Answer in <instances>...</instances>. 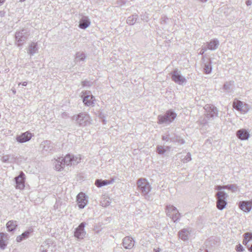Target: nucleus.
<instances>
[{
  "instance_id": "nucleus-23",
  "label": "nucleus",
  "mask_w": 252,
  "mask_h": 252,
  "mask_svg": "<svg viewBox=\"0 0 252 252\" xmlns=\"http://www.w3.org/2000/svg\"><path fill=\"white\" fill-rule=\"evenodd\" d=\"M50 141L48 140L44 141L41 143L40 148L42 149L43 153L52 150V147L50 146Z\"/></svg>"
},
{
  "instance_id": "nucleus-46",
  "label": "nucleus",
  "mask_w": 252,
  "mask_h": 252,
  "mask_svg": "<svg viewBox=\"0 0 252 252\" xmlns=\"http://www.w3.org/2000/svg\"><path fill=\"white\" fill-rule=\"evenodd\" d=\"M162 140H165V141H167L169 140V138L167 136H162Z\"/></svg>"
},
{
  "instance_id": "nucleus-45",
  "label": "nucleus",
  "mask_w": 252,
  "mask_h": 252,
  "mask_svg": "<svg viewBox=\"0 0 252 252\" xmlns=\"http://www.w3.org/2000/svg\"><path fill=\"white\" fill-rule=\"evenodd\" d=\"M27 84H28L27 82L25 81V82H23V83H19L18 86H20L21 84H22V86H26L27 85Z\"/></svg>"
},
{
  "instance_id": "nucleus-40",
  "label": "nucleus",
  "mask_w": 252,
  "mask_h": 252,
  "mask_svg": "<svg viewBox=\"0 0 252 252\" xmlns=\"http://www.w3.org/2000/svg\"><path fill=\"white\" fill-rule=\"evenodd\" d=\"M10 156L9 155H5L1 158V160L3 162H7L8 161Z\"/></svg>"
},
{
  "instance_id": "nucleus-27",
  "label": "nucleus",
  "mask_w": 252,
  "mask_h": 252,
  "mask_svg": "<svg viewBox=\"0 0 252 252\" xmlns=\"http://www.w3.org/2000/svg\"><path fill=\"white\" fill-rule=\"evenodd\" d=\"M189 231L187 229H183L179 232V237L182 240L185 241L189 239Z\"/></svg>"
},
{
  "instance_id": "nucleus-53",
  "label": "nucleus",
  "mask_w": 252,
  "mask_h": 252,
  "mask_svg": "<svg viewBox=\"0 0 252 252\" xmlns=\"http://www.w3.org/2000/svg\"><path fill=\"white\" fill-rule=\"evenodd\" d=\"M12 91L14 94L16 93V91L15 89H12Z\"/></svg>"
},
{
  "instance_id": "nucleus-47",
  "label": "nucleus",
  "mask_w": 252,
  "mask_h": 252,
  "mask_svg": "<svg viewBox=\"0 0 252 252\" xmlns=\"http://www.w3.org/2000/svg\"><path fill=\"white\" fill-rule=\"evenodd\" d=\"M249 233L251 234L250 235H248V240H249V241L252 239V233L249 232Z\"/></svg>"
},
{
  "instance_id": "nucleus-31",
  "label": "nucleus",
  "mask_w": 252,
  "mask_h": 252,
  "mask_svg": "<svg viewBox=\"0 0 252 252\" xmlns=\"http://www.w3.org/2000/svg\"><path fill=\"white\" fill-rule=\"evenodd\" d=\"M234 85V81L226 82L223 85V89L227 92H230L232 90V87Z\"/></svg>"
},
{
  "instance_id": "nucleus-2",
  "label": "nucleus",
  "mask_w": 252,
  "mask_h": 252,
  "mask_svg": "<svg viewBox=\"0 0 252 252\" xmlns=\"http://www.w3.org/2000/svg\"><path fill=\"white\" fill-rule=\"evenodd\" d=\"M204 109L205 112V117L200 118L199 120L200 129L203 131L207 130L210 127V123L209 121L210 119H214L218 117V110L213 105L206 104Z\"/></svg>"
},
{
  "instance_id": "nucleus-39",
  "label": "nucleus",
  "mask_w": 252,
  "mask_h": 252,
  "mask_svg": "<svg viewBox=\"0 0 252 252\" xmlns=\"http://www.w3.org/2000/svg\"><path fill=\"white\" fill-rule=\"evenodd\" d=\"M225 189V185L224 186L218 185V186H216L215 188V189L217 190L218 192L224 191L223 190V189Z\"/></svg>"
},
{
  "instance_id": "nucleus-25",
  "label": "nucleus",
  "mask_w": 252,
  "mask_h": 252,
  "mask_svg": "<svg viewBox=\"0 0 252 252\" xmlns=\"http://www.w3.org/2000/svg\"><path fill=\"white\" fill-rule=\"evenodd\" d=\"M216 206L220 210H222L224 209L227 204V199H216Z\"/></svg>"
},
{
  "instance_id": "nucleus-24",
  "label": "nucleus",
  "mask_w": 252,
  "mask_h": 252,
  "mask_svg": "<svg viewBox=\"0 0 252 252\" xmlns=\"http://www.w3.org/2000/svg\"><path fill=\"white\" fill-rule=\"evenodd\" d=\"M114 182V180H102L101 179H97L95 180V185L96 187L100 188L104 186L110 185Z\"/></svg>"
},
{
  "instance_id": "nucleus-22",
  "label": "nucleus",
  "mask_w": 252,
  "mask_h": 252,
  "mask_svg": "<svg viewBox=\"0 0 252 252\" xmlns=\"http://www.w3.org/2000/svg\"><path fill=\"white\" fill-rule=\"evenodd\" d=\"M88 94H89V93ZM94 96L89 94L85 95L83 99L84 103L88 106L92 105L94 103Z\"/></svg>"
},
{
  "instance_id": "nucleus-19",
  "label": "nucleus",
  "mask_w": 252,
  "mask_h": 252,
  "mask_svg": "<svg viewBox=\"0 0 252 252\" xmlns=\"http://www.w3.org/2000/svg\"><path fill=\"white\" fill-rule=\"evenodd\" d=\"M219 45V41L217 39H213L207 42L206 46L208 49L215 50L217 49Z\"/></svg>"
},
{
  "instance_id": "nucleus-10",
  "label": "nucleus",
  "mask_w": 252,
  "mask_h": 252,
  "mask_svg": "<svg viewBox=\"0 0 252 252\" xmlns=\"http://www.w3.org/2000/svg\"><path fill=\"white\" fill-rule=\"evenodd\" d=\"M171 78L173 81L179 85H183L186 82V79L181 75L180 71L175 70L171 73Z\"/></svg>"
},
{
  "instance_id": "nucleus-52",
  "label": "nucleus",
  "mask_w": 252,
  "mask_h": 252,
  "mask_svg": "<svg viewBox=\"0 0 252 252\" xmlns=\"http://www.w3.org/2000/svg\"><path fill=\"white\" fill-rule=\"evenodd\" d=\"M161 22L162 24L165 23H166L165 19L164 20H162Z\"/></svg>"
},
{
  "instance_id": "nucleus-51",
  "label": "nucleus",
  "mask_w": 252,
  "mask_h": 252,
  "mask_svg": "<svg viewBox=\"0 0 252 252\" xmlns=\"http://www.w3.org/2000/svg\"><path fill=\"white\" fill-rule=\"evenodd\" d=\"M199 252H208V251L206 250H200Z\"/></svg>"
},
{
  "instance_id": "nucleus-28",
  "label": "nucleus",
  "mask_w": 252,
  "mask_h": 252,
  "mask_svg": "<svg viewBox=\"0 0 252 252\" xmlns=\"http://www.w3.org/2000/svg\"><path fill=\"white\" fill-rule=\"evenodd\" d=\"M17 226V221L15 220H9L6 223V227L8 231L11 232L14 231Z\"/></svg>"
},
{
  "instance_id": "nucleus-6",
  "label": "nucleus",
  "mask_w": 252,
  "mask_h": 252,
  "mask_svg": "<svg viewBox=\"0 0 252 252\" xmlns=\"http://www.w3.org/2000/svg\"><path fill=\"white\" fill-rule=\"evenodd\" d=\"M29 34L25 29L17 31L15 34L16 43L18 46H22L28 39Z\"/></svg>"
},
{
  "instance_id": "nucleus-15",
  "label": "nucleus",
  "mask_w": 252,
  "mask_h": 252,
  "mask_svg": "<svg viewBox=\"0 0 252 252\" xmlns=\"http://www.w3.org/2000/svg\"><path fill=\"white\" fill-rule=\"evenodd\" d=\"M123 245L126 249H131L134 245V241L131 237H125L123 240Z\"/></svg>"
},
{
  "instance_id": "nucleus-17",
  "label": "nucleus",
  "mask_w": 252,
  "mask_h": 252,
  "mask_svg": "<svg viewBox=\"0 0 252 252\" xmlns=\"http://www.w3.org/2000/svg\"><path fill=\"white\" fill-rule=\"evenodd\" d=\"M239 207L242 210L249 212L252 208V203L250 201H240L239 203Z\"/></svg>"
},
{
  "instance_id": "nucleus-42",
  "label": "nucleus",
  "mask_w": 252,
  "mask_h": 252,
  "mask_svg": "<svg viewBox=\"0 0 252 252\" xmlns=\"http://www.w3.org/2000/svg\"><path fill=\"white\" fill-rule=\"evenodd\" d=\"M207 48L206 47V45L204 46H202V48L199 52V54L200 55H203L204 53L206 51V50H207Z\"/></svg>"
},
{
  "instance_id": "nucleus-34",
  "label": "nucleus",
  "mask_w": 252,
  "mask_h": 252,
  "mask_svg": "<svg viewBox=\"0 0 252 252\" xmlns=\"http://www.w3.org/2000/svg\"><path fill=\"white\" fill-rule=\"evenodd\" d=\"M225 189L231 190L232 192H236L237 191L238 187L236 184H229L225 185Z\"/></svg>"
},
{
  "instance_id": "nucleus-3",
  "label": "nucleus",
  "mask_w": 252,
  "mask_h": 252,
  "mask_svg": "<svg viewBox=\"0 0 252 252\" xmlns=\"http://www.w3.org/2000/svg\"><path fill=\"white\" fill-rule=\"evenodd\" d=\"M72 120L75 121L79 126L83 127L90 125L92 121L90 116L85 112L74 115Z\"/></svg>"
},
{
  "instance_id": "nucleus-44",
  "label": "nucleus",
  "mask_w": 252,
  "mask_h": 252,
  "mask_svg": "<svg viewBox=\"0 0 252 252\" xmlns=\"http://www.w3.org/2000/svg\"><path fill=\"white\" fill-rule=\"evenodd\" d=\"M246 4L247 6H250L252 4V2L251 0H248L246 1Z\"/></svg>"
},
{
  "instance_id": "nucleus-38",
  "label": "nucleus",
  "mask_w": 252,
  "mask_h": 252,
  "mask_svg": "<svg viewBox=\"0 0 252 252\" xmlns=\"http://www.w3.org/2000/svg\"><path fill=\"white\" fill-rule=\"evenodd\" d=\"M235 250L237 252H242L245 251L244 248L240 244L236 246Z\"/></svg>"
},
{
  "instance_id": "nucleus-16",
  "label": "nucleus",
  "mask_w": 252,
  "mask_h": 252,
  "mask_svg": "<svg viewBox=\"0 0 252 252\" xmlns=\"http://www.w3.org/2000/svg\"><path fill=\"white\" fill-rule=\"evenodd\" d=\"M32 138V134L29 132H26L16 137V140L19 143H24L29 141Z\"/></svg>"
},
{
  "instance_id": "nucleus-29",
  "label": "nucleus",
  "mask_w": 252,
  "mask_h": 252,
  "mask_svg": "<svg viewBox=\"0 0 252 252\" xmlns=\"http://www.w3.org/2000/svg\"><path fill=\"white\" fill-rule=\"evenodd\" d=\"M111 199L109 197L104 195L101 199L100 204L103 207H107L108 206L110 203H111Z\"/></svg>"
},
{
  "instance_id": "nucleus-35",
  "label": "nucleus",
  "mask_w": 252,
  "mask_h": 252,
  "mask_svg": "<svg viewBox=\"0 0 252 252\" xmlns=\"http://www.w3.org/2000/svg\"><path fill=\"white\" fill-rule=\"evenodd\" d=\"M157 150L158 154L160 155L163 154L166 151L165 148L162 146H158L157 147Z\"/></svg>"
},
{
  "instance_id": "nucleus-9",
  "label": "nucleus",
  "mask_w": 252,
  "mask_h": 252,
  "mask_svg": "<svg viewBox=\"0 0 252 252\" xmlns=\"http://www.w3.org/2000/svg\"><path fill=\"white\" fill-rule=\"evenodd\" d=\"M201 65L203 68V71L205 73L210 74L212 72V62L210 58H206L204 56H202Z\"/></svg>"
},
{
  "instance_id": "nucleus-37",
  "label": "nucleus",
  "mask_w": 252,
  "mask_h": 252,
  "mask_svg": "<svg viewBox=\"0 0 252 252\" xmlns=\"http://www.w3.org/2000/svg\"><path fill=\"white\" fill-rule=\"evenodd\" d=\"M126 0H118L116 3V6H122L126 4Z\"/></svg>"
},
{
  "instance_id": "nucleus-30",
  "label": "nucleus",
  "mask_w": 252,
  "mask_h": 252,
  "mask_svg": "<svg viewBox=\"0 0 252 252\" xmlns=\"http://www.w3.org/2000/svg\"><path fill=\"white\" fill-rule=\"evenodd\" d=\"M86 55L83 52H77L76 54V57L75 58V61L76 62L80 61H84L86 59Z\"/></svg>"
},
{
  "instance_id": "nucleus-55",
  "label": "nucleus",
  "mask_w": 252,
  "mask_h": 252,
  "mask_svg": "<svg viewBox=\"0 0 252 252\" xmlns=\"http://www.w3.org/2000/svg\"><path fill=\"white\" fill-rule=\"evenodd\" d=\"M25 0H20V1L21 2H23V1H25Z\"/></svg>"
},
{
  "instance_id": "nucleus-49",
  "label": "nucleus",
  "mask_w": 252,
  "mask_h": 252,
  "mask_svg": "<svg viewBox=\"0 0 252 252\" xmlns=\"http://www.w3.org/2000/svg\"><path fill=\"white\" fill-rule=\"evenodd\" d=\"M248 248V250L250 252H252V245L250 247H249L248 246H247Z\"/></svg>"
},
{
  "instance_id": "nucleus-57",
  "label": "nucleus",
  "mask_w": 252,
  "mask_h": 252,
  "mask_svg": "<svg viewBox=\"0 0 252 252\" xmlns=\"http://www.w3.org/2000/svg\"><path fill=\"white\" fill-rule=\"evenodd\" d=\"M41 252H47V251H42Z\"/></svg>"
},
{
  "instance_id": "nucleus-8",
  "label": "nucleus",
  "mask_w": 252,
  "mask_h": 252,
  "mask_svg": "<svg viewBox=\"0 0 252 252\" xmlns=\"http://www.w3.org/2000/svg\"><path fill=\"white\" fill-rule=\"evenodd\" d=\"M233 107L237 110L243 113H247L249 109V105L239 100L234 101Z\"/></svg>"
},
{
  "instance_id": "nucleus-33",
  "label": "nucleus",
  "mask_w": 252,
  "mask_h": 252,
  "mask_svg": "<svg viewBox=\"0 0 252 252\" xmlns=\"http://www.w3.org/2000/svg\"><path fill=\"white\" fill-rule=\"evenodd\" d=\"M215 197L216 199H227L228 197V195L224 191L217 192L216 193Z\"/></svg>"
},
{
  "instance_id": "nucleus-41",
  "label": "nucleus",
  "mask_w": 252,
  "mask_h": 252,
  "mask_svg": "<svg viewBox=\"0 0 252 252\" xmlns=\"http://www.w3.org/2000/svg\"><path fill=\"white\" fill-rule=\"evenodd\" d=\"M82 84L83 86L85 87V86H90L92 84V83L89 81L85 80V81H83Z\"/></svg>"
},
{
  "instance_id": "nucleus-58",
  "label": "nucleus",
  "mask_w": 252,
  "mask_h": 252,
  "mask_svg": "<svg viewBox=\"0 0 252 252\" xmlns=\"http://www.w3.org/2000/svg\"><path fill=\"white\" fill-rule=\"evenodd\" d=\"M189 160H191V158H190V157Z\"/></svg>"
},
{
  "instance_id": "nucleus-12",
  "label": "nucleus",
  "mask_w": 252,
  "mask_h": 252,
  "mask_svg": "<svg viewBox=\"0 0 252 252\" xmlns=\"http://www.w3.org/2000/svg\"><path fill=\"white\" fill-rule=\"evenodd\" d=\"M25 174L21 171L18 176L15 178V182L16 184V188L19 189H23L25 188Z\"/></svg>"
},
{
  "instance_id": "nucleus-43",
  "label": "nucleus",
  "mask_w": 252,
  "mask_h": 252,
  "mask_svg": "<svg viewBox=\"0 0 252 252\" xmlns=\"http://www.w3.org/2000/svg\"><path fill=\"white\" fill-rule=\"evenodd\" d=\"M99 117H100V118L102 120L103 123L105 124V117L104 116V115L102 113H100Z\"/></svg>"
},
{
  "instance_id": "nucleus-36",
  "label": "nucleus",
  "mask_w": 252,
  "mask_h": 252,
  "mask_svg": "<svg viewBox=\"0 0 252 252\" xmlns=\"http://www.w3.org/2000/svg\"><path fill=\"white\" fill-rule=\"evenodd\" d=\"M251 234L249 233V232H247L244 234V239L243 241V244L245 245H247L248 243L249 242V240H248V235H250Z\"/></svg>"
},
{
  "instance_id": "nucleus-5",
  "label": "nucleus",
  "mask_w": 252,
  "mask_h": 252,
  "mask_svg": "<svg viewBox=\"0 0 252 252\" xmlns=\"http://www.w3.org/2000/svg\"><path fill=\"white\" fill-rule=\"evenodd\" d=\"M176 114L171 110L167 111L163 115H159L158 117V124L168 125L176 117Z\"/></svg>"
},
{
  "instance_id": "nucleus-18",
  "label": "nucleus",
  "mask_w": 252,
  "mask_h": 252,
  "mask_svg": "<svg viewBox=\"0 0 252 252\" xmlns=\"http://www.w3.org/2000/svg\"><path fill=\"white\" fill-rule=\"evenodd\" d=\"M8 240V235L3 232L0 233V248L4 250L7 245Z\"/></svg>"
},
{
  "instance_id": "nucleus-50",
  "label": "nucleus",
  "mask_w": 252,
  "mask_h": 252,
  "mask_svg": "<svg viewBox=\"0 0 252 252\" xmlns=\"http://www.w3.org/2000/svg\"><path fill=\"white\" fill-rule=\"evenodd\" d=\"M5 0H0V6L5 2Z\"/></svg>"
},
{
  "instance_id": "nucleus-4",
  "label": "nucleus",
  "mask_w": 252,
  "mask_h": 252,
  "mask_svg": "<svg viewBox=\"0 0 252 252\" xmlns=\"http://www.w3.org/2000/svg\"><path fill=\"white\" fill-rule=\"evenodd\" d=\"M138 189L141 192L146 199H148L149 192L151 190V187L148 181L145 178H140L137 182Z\"/></svg>"
},
{
  "instance_id": "nucleus-20",
  "label": "nucleus",
  "mask_w": 252,
  "mask_h": 252,
  "mask_svg": "<svg viewBox=\"0 0 252 252\" xmlns=\"http://www.w3.org/2000/svg\"><path fill=\"white\" fill-rule=\"evenodd\" d=\"M90 23L87 17H83L80 20L79 27L82 29H85L89 26Z\"/></svg>"
},
{
  "instance_id": "nucleus-26",
  "label": "nucleus",
  "mask_w": 252,
  "mask_h": 252,
  "mask_svg": "<svg viewBox=\"0 0 252 252\" xmlns=\"http://www.w3.org/2000/svg\"><path fill=\"white\" fill-rule=\"evenodd\" d=\"M32 232V231L31 230H28L25 231L21 235L17 237L16 241L19 243L24 240H26L29 237L30 234Z\"/></svg>"
},
{
  "instance_id": "nucleus-13",
  "label": "nucleus",
  "mask_w": 252,
  "mask_h": 252,
  "mask_svg": "<svg viewBox=\"0 0 252 252\" xmlns=\"http://www.w3.org/2000/svg\"><path fill=\"white\" fill-rule=\"evenodd\" d=\"M77 202L80 209H83L86 206L88 203V200L85 193L80 192L77 195Z\"/></svg>"
},
{
  "instance_id": "nucleus-56",
  "label": "nucleus",
  "mask_w": 252,
  "mask_h": 252,
  "mask_svg": "<svg viewBox=\"0 0 252 252\" xmlns=\"http://www.w3.org/2000/svg\"><path fill=\"white\" fill-rule=\"evenodd\" d=\"M187 157H189V153H188L187 155Z\"/></svg>"
},
{
  "instance_id": "nucleus-11",
  "label": "nucleus",
  "mask_w": 252,
  "mask_h": 252,
  "mask_svg": "<svg viewBox=\"0 0 252 252\" xmlns=\"http://www.w3.org/2000/svg\"><path fill=\"white\" fill-rule=\"evenodd\" d=\"M86 225V223L83 222L81 223L77 228H76L74 232V236L79 239H82L84 237L86 232L84 227Z\"/></svg>"
},
{
  "instance_id": "nucleus-32",
  "label": "nucleus",
  "mask_w": 252,
  "mask_h": 252,
  "mask_svg": "<svg viewBox=\"0 0 252 252\" xmlns=\"http://www.w3.org/2000/svg\"><path fill=\"white\" fill-rule=\"evenodd\" d=\"M138 18V15H133L128 17L126 23L129 25H133L136 21Z\"/></svg>"
},
{
  "instance_id": "nucleus-7",
  "label": "nucleus",
  "mask_w": 252,
  "mask_h": 252,
  "mask_svg": "<svg viewBox=\"0 0 252 252\" xmlns=\"http://www.w3.org/2000/svg\"><path fill=\"white\" fill-rule=\"evenodd\" d=\"M166 213L167 216L171 218L175 222L180 219V213L177 208L173 205H169L166 206Z\"/></svg>"
},
{
  "instance_id": "nucleus-1",
  "label": "nucleus",
  "mask_w": 252,
  "mask_h": 252,
  "mask_svg": "<svg viewBox=\"0 0 252 252\" xmlns=\"http://www.w3.org/2000/svg\"><path fill=\"white\" fill-rule=\"evenodd\" d=\"M81 159L80 155L74 156L68 154L65 157L58 158L55 159L54 164L55 169L57 171H61L66 164L67 166L75 165L79 163Z\"/></svg>"
},
{
  "instance_id": "nucleus-14",
  "label": "nucleus",
  "mask_w": 252,
  "mask_h": 252,
  "mask_svg": "<svg viewBox=\"0 0 252 252\" xmlns=\"http://www.w3.org/2000/svg\"><path fill=\"white\" fill-rule=\"evenodd\" d=\"M236 136L241 140H246L250 137L249 132L246 129H240L236 131Z\"/></svg>"
},
{
  "instance_id": "nucleus-54",
  "label": "nucleus",
  "mask_w": 252,
  "mask_h": 252,
  "mask_svg": "<svg viewBox=\"0 0 252 252\" xmlns=\"http://www.w3.org/2000/svg\"><path fill=\"white\" fill-rule=\"evenodd\" d=\"M200 1H202V2H205L207 0H199Z\"/></svg>"
},
{
  "instance_id": "nucleus-21",
  "label": "nucleus",
  "mask_w": 252,
  "mask_h": 252,
  "mask_svg": "<svg viewBox=\"0 0 252 252\" xmlns=\"http://www.w3.org/2000/svg\"><path fill=\"white\" fill-rule=\"evenodd\" d=\"M38 49L37 43L32 42L29 46L27 52L30 55L32 56L37 53Z\"/></svg>"
},
{
  "instance_id": "nucleus-48",
  "label": "nucleus",
  "mask_w": 252,
  "mask_h": 252,
  "mask_svg": "<svg viewBox=\"0 0 252 252\" xmlns=\"http://www.w3.org/2000/svg\"><path fill=\"white\" fill-rule=\"evenodd\" d=\"M154 251L155 252H159L161 251V249L158 248V249H154Z\"/></svg>"
}]
</instances>
